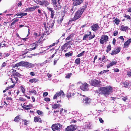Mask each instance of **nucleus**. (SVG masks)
Listing matches in <instances>:
<instances>
[{
	"label": "nucleus",
	"mask_w": 131,
	"mask_h": 131,
	"mask_svg": "<svg viewBox=\"0 0 131 131\" xmlns=\"http://www.w3.org/2000/svg\"><path fill=\"white\" fill-rule=\"evenodd\" d=\"M112 88L110 86L106 87H103L99 89V92L102 93L104 95H109L112 92Z\"/></svg>",
	"instance_id": "f257e3e1"
},
{
	"label": "nucleus",
	"mask_w": 131,
	"mask_h": 131,
	"mask_svg": "<svg viewBox=\"0 0 131 131\" xmlns=\"http://www.w3.org/2000/svg\"><path fill=\"white\" fill-rule=\"evenodd\" d=\"M84 11V9L82 8L81 10L78 11L75 14L74 17L69 20V23L79 18L81 16L83 12Z\"/></svg>",
	"instance_id": "f03ea898"
},
{
	"label": "nucleus",
	"mask_w": 131,
	"mask_h": 131,
	"mask_svg": "<svg viewBox=\"0 0 131 131\" xmlns=\"http://www.w3.org/2000/svg\"><path fill=\"white\" fill-rule=\"evenodd\" d=\"M54 21L50 20L47 24L44 23L45 28L47 32H50L52 30V28L53 26Z\"/></svg>",
	"instance_id": "7ed1b4c3"
},
{
	"label": "nucleus",
	"mask_w": 131,
	"mask_h": 131,
	"mask_svg": "<svg viewBox=\"0 0 131 131\" xmlns=\"http://www.w3.org/2000/svg\"><path fill=\"white\" fill-rule=\"evenodd\" d=\"M62 125L59 123L53 124L51 128L53 131H59L62 128Z\"/></svg>",
	"instance_id": "20e7f679"
},
{
	"label": "nucleus",
	"mask_w": 131,
	"mask_h": 131,
	"mask_svg": "<svg viewBox=\"0 0 131 131\" xmlns=\"http://www.w3.org/2000/svg\"><path fill=\"white\" fill-rule=\"evenodd\" d=\"M101 82L99 80L93 79L89 81V83L91 85L96 86L100 85Z\"/></svg>",
	"instance_id": "39448f33"
},
{
	"label": "nucleus",
	"mask_w": 131,
	"mask_h": 131,
	"mask_svg": "<svg viewBox=\"0 0 131 131\" xmlns=\"http://www.w3.org/2000/svg\"><path fill=\"white\" fill-rule=\"evenodd\" d=\"M108 37L107 36L103 35L101 37V39L100 40V42L101 44H103L106 43L108 41Z\"/></svg>",
	"instance_id": "423d86ee"
},
{
	"label": "nucleus",
	"mask_w": 131,
	"mask_h": 131,
	"mask_svg": "<svg viewBox=\"0 0 131 131\" xmlns=\"http://www.w3.org/2000/svg\"><path fill=\"white\" fill-rule=\"evenodd\" d=\"M80 84H81L80 86V89L84 91H88V84L86 83H83L80 82Z\"/></svg>",
	"instance_id": "0eeeda50"
},
{
	"label": "nucleus",
	"mask_w": 131,
	"mask_h": 131,
	"mask_svg": "<svg viewBox=\"0 0 131 131\" xmlns=\"http://www.w3.org/2000/svg\"><path fill=\"white\" fill-rule=\"evenodd\" d=\"M34 66L35 64H34L28 62H27L24 61L23 67H24L27 68H32Z\"/></svg>",
	"instance_id": "6e6552de"
},
{
	"label": "nucleus",
	"mask_w": 131,
	"mask_h": 131,
	"mask_svg": "<svg viewBox=\"0 0 131 131\" xmlns=\"http://www.w3.org/2000/svg\"><path fill=\"white\" fill-rule=\"evenodd\" d=\"M77 128L76 126L71 125L68 126L65 129V131H73L75 130Z\"/></svg>",
	"instance_id": "1a4fd4ad"
},
{
	"label": "nucleus",
	"mask_w": 131,
	"mask_h": 131,
	"mask_svg": "<svg viewBox=\"0 0 131 131\" xmlns=\"http://www.w3.org/2000/svg\"><path fill=\"white\" fill-rule=\"evenodd\" d=\"M74 88V85H70L69 86V89H73ZM74 95V94L73 93H71L70 92V90H69L68 91V93L67 95V97L69 99L70 98Z\"/></svg>",
	"instance_id": "9d476101"
},
{
	"label": "nucleus",
	"mask_w": 131,
	"mask_h": 131,
	"mask_svg": "<svg viewBox=\"0 0 131 131\" xmlns=\"http://www.w3.org/2000/svg\"><path fill=\"white\" fill-rule=\"evenodd\" d=\"M64 95V94L63 91H62L61 90L60 92H58L54 96L53 99H56L57 97H59L60 96H63Z\"/></svg>",
	"instance_id": "9b49d317"
},
{
	"label": "nucleus",
	"mask_w": 131,
	"mask_h": 131,
	"mask_svg": "<svg viewBox=\"0 0 131 131\" xmlns=\"http://www.w3.org/2000/svg\"><path fill=\"white\" fill-rule=\"evenodd\" d=\"M117 63V61H110L109 63L107 65V68H109L113 66L114 65H115Z\"/></svg>",
	"instance_id": "f8f14e48"
},
{
	"label": "nucleus",
	"mask_w": 131,
	"mask_h": 131,
	"mask_svg": "<svg viewBox=\"0 0 131 131\" xmlns=\"http://www.w3.org/2000/svg\"><path fill=\"white\" fill-rule=\"evenodd\" d=\"M99 27L98 24H96L93 25L91 27V28L92 30L94 31H95L96 30L99 29Z\"/></svg>",
	"instance_id": "ddd939ff"
},
{
	"label": "nucleus",
	"mask_w": 131,
	"mask_h": 131,
	"mask_svg": "<svg viewBox=\"0 0 131 131\" xmlns=\"http://www.w3.org/2000/svg\"><path fill=\"white\" fill-rule=\"evenodd\" d=\"M39 3L40 5L44 6L48 5L49 4L48 2L46 1H40Z\"/></svg>",
	"instance_id": "4468645a"
},
{
	"label": "nucleus",
	"mask_w": 131,
	"mask_h": 131,
	"mask_svg": "<svg viewBox=\"0 0 131 131\" xmlns=\"http://www.w3.org/2000/svg\"><path fill=\"white\" fill-rule=\"evenodd\" d=\"M84 97L83 98V101L84 103H89L90 102V99L88 97L85 96L84 95L83 96Z\"/></svg>",
	"instance_id": "2eb2a0df"
},
{
	"label": "nucleus",
	"mask_w": 131,
	"mask_h": 131,
	"mask_svg": "<svg viewBox=\"0 0 131 131\" xmlns=\"http://www.w3.org/2000/svg\"><path fill=\"white\" fill-rule=\"evenodd\" d=\"M83 2V0H74L73 4L74 5H78L80 4Z\"/></svg>",
	"instance_id": "dca6fc26"
},
{
	"label": "nucleus",
	"mask_w": 131,
	"mask_h": 131,
	"mask_svg": "<svg viewBox=\"0 0 131 131\" xmlns=\"http://www.w3.org/2000/svg\"><path fill=\"white\" fill-rule=\"evenodd\" d=\"M120 51V48H117L114 50L112 51L111 54L112 55H113L118 53Z\"/></svg>",
	"instance_id": "f3484780"
},
{
	"label": "nucleus",
	"mask_w": 131,
	"mask_h": 131,
	"mask_svg": "<svg viewBox=\"0 0 131 131\" xmlns=\"http://www.w3.org/2000/svg\"><path fill=\"white\" fill-rule=\"evenodd\" d=\"M12 82L14 83H15L18 81V78L16 77L15 76H14V77L10 78Z\"/></svg>",
	"instance_id": "a211bd4d"
},
{
	"label": "nucleus",
	"mask_w": 131,
	"mask_h": 131,
	"mask_svg": "<svg viewBox=\"0 0 131 131\" xmlns=\"http://www.w3.org/2000/svg\"><path fill=\"white\" fill-rule=\"evenodd\" d=\"M34 121L35 122H39L42 123L41 118L38 116H35L34 118Z\"/></svg>",
	"instance_id": "6ab92c4d"
},
{
	"label": "nucleus",
	"mask_w": 131,
	"mask_h": 131,
	"mask_svg": "<svg viewBox=\"0 0 131 131\" xmlns=\"http://www.w3.org/2000/svg\"><path fill=\"white\" fill-rule=\"evenodd\" d=\"M131 42V38L128 39L126 42H125L124 45V47H126L129 45L130 43Z\"/></svg>",
	"instance_id": "aec40b11"
},
{
	"label": "nucleus",
	"mask_w": 131,
	"mask_h": 131,
	"mask_svg": "<svg viewBox=\"0 0 131 131\" xmlns=\"http://www.w3.org/2000/svg\"><path fill=\"white\" fill-rule=\"evenodd\" d=\"M23 62L24 61H21L19 63H18L15 64L14 67H17L20 66L23 67Z\"/></svg>",
	"instance_id": "412c9836"
},
{
	"label": "nucleus",
	"mask_w": 131,
	"mask_h": 131,
	"mask_svg": "<svg viewBox=\"0 0 131 131\" xmlns=\"http://www.w3.org/2000/svg\"><path fill=\"white\" fill-rule=\"evenodd\" d=\"M128 29V26H121L120 30L123 31H126V30Z\"/></svg>",
	"instance_id": "4be33fe9"
},
{
	"label": "nucleus",
	"mask_w": 131,
	"mask_h": 131,
	"mask_svg": "<svg viewBox=\"0 0 131 131\" xmlns=\"http://www.w3.org/2000/svg\"><path fill=\"white\" fill-rule=\"evenodd\" d=\"M85 128L87 129H89L91 126L90 123L89 122H86L85 123Z\"/></svg>",
	"instance_id": "5701e85b"
},
{
	"label": "nucleus",
	"mask_w": 131,
	"mask_h": 131,
	"mask_svg": "<svg viewBox=\"0 0 131 131\" xmlns=\"http://www.w3.org/2000/svg\"><path fill=\"white\" fill-rule=\"evenodd\" d=\"M89 35V39L90 40L93 38H94L95 36V35L94 34L92 35L91 34V32L90 31L89 32V34H88Z\"/></svg>",
	"instance_id": "b1692460"
},
{
	"label": "nucleus",
	"mask_w": 131,
	"mask_h": 131,
	"mask_svg": "<svg viewBox=\"0 0 131 131\" xmlns=\"http://www.w3.org/2000/svg\"><path fill=\"white\" fill-rule=\"evenodd\" d=\"M122 84L123 86L124 87H128L129 84L128 82L125 81L122 83Z\"/></svg>",
	"instance_id": "393cba45"
},
{
	"label": "nucleus",
	"mask_w": 131,
	"mask_h": 131,
	"mask_svg": "<svg viewBox=\"0 0 131 131\" xmlns=\"http://www.w3.org/2000/svg\"><path fill=\"white\" fill-rule=\"evenodd\" d=\"M74 35V34H71L69 36H68L66 39V41L67 40H69L72 37H73Z\"/></svg>",
	"instance_id": "a878e982"
},
{
	"label": "nucleus",
	"mask_w": 131,
	"mask_h": 131,
	"mask_svg": "<svg viewBox=\"0 0 131 131\" xmlns=\"http://www.w3.org/2000/svg\"><path fill=\"white\" fill-rule=\"evenodd\" d=\"M29 92L31 93H34V95H36L37 94L36 91L34 89H30Z\"/></svg>",
	"instance_id": "bb28decb"
},
{
	"label": "nucleus",
	"mask_w": 131,
	"mask_h": 131,
	"mask_svg": "<svg viewBox=\"0 0 131 131\" xmlns=\"http://www.w3.org/2000/svg\"><path fill=\"white\" fill-rule=\"evenodd\" d=\"M39 7V6H33L30 7V10L31 11H33L35 10L36 9L38 8Z\"/></svg>",
	"instance_id": "cd10ccee"
},
{
	"label": "nucleus",
	"mask_w": 131,
	"mask_h": 131,
	"mask_svg": "<svg viewBox=\"0 0 131 131\" xmlns=\"http://www.w3.org/2000/svg\"><path fill=\"white\" fill-rule=\"evenodd\" d=\"M53 4L54 8L56 10L58 9V8L59 9L61 7V6H60L59 5L58 7V6L57 5V2L55 3H53Z\"/></svg>",
	"instance_id": "c85d7f7f"
},
{
	"label": "nucleus",
	"mask_w": 131,
	"mask_h": 131,
	"mask_svg": "<svg viewBox=\"0 0 131 131\" xmlns=\"http://www.w3.org/2000/svg\"><path fill=\"white\" fill-rule=\"evenodd\" d=\"M38 81V79H36L35 78H34L31 79H30L29 80V81L31 83H36Z\"/></svg>",
	"instance_id": "c756f323"
},
{
	"label": "nucleus",
	"mask_w": 131,
	"mask_h": 131,
	"mask_svg": "<svg viewBox=\"0 0 131 131\" xmlns=\"http://www.w3.org/2000/svg\"><path fill=\"white\" fill-rule=\"evenodd\" d=\"M60 106L61 105L60 104H54L53 105L52 108L53 109H56L58 107H60Z\"/></svg>",
	"instance_id": "7c9ffc66"
},
{
	"label": "nucleus",
	"mask_w": 131,
	"mask_h": 131,
	"mask_svg": "<svg viewBox=\"0 0 131 131\" xmlns=\"http://www.w3.org/2000/svg\"><path fill=\"white\" fill-rule=\"evenodd\" d=\"M80 62V59L79 58L76 59L75 60V63L77 64H79Z\"/></svg>",
	"instance_id": "2f4dec72"
},
{
	"label": "nucleus",
	"mask_w": 131,
	"mask_h": 131,
	"mask_svg": "<svg viewBox=\"0 0 131 131\" xmlns=\"http://www.w3.org/2000/svg\"><path fill=\"white\" fill-rule=\"evenodd\" d=\"M20 119V118L19 117V116H17L15 118L14 121L15 122H19Z\"/></svg>",
	"instance_id": "473e14b6"
},
{
	"label": "nucleus",
	"mask_w": 131,
	"mask_h": 131,
	"mask_svg": "<svg viewBox=\"0 0 131 131\" xmlns=\"http://www.w3.org/2000/svg\"><path fill=\"white\" fill-rule=\"evenodd\" d=\"M72 52H69L68 53H66L65 54V56L66 57H69L70 56H72Z\"/></svg>",
	"instance_id": "72a5a7b5"
},
{
	"label": "nucleus",
	"mask_w": 131,
	"mask_h": 131,
	"mask_svg": "<svg viewBox=\"0 0 131 131\" xmlns=\"http://www.w3.org/2000/svg\"><path fill=\"white\" fill-rule=\"evenodd\" d=\"M71 42V41H69L68 42H67L65 43L63 46H62V48H64H64H65V47H66L69 44H70V43Z\"/></svg>",
	"instance_id": "f704fd0d"
},
{
	"label": "nucleus",
	"mask_w": 131,
	"mask_h": 131,
	"mask_svg": "<svg viewBox=\"0 0 131 131\" xmlns=\"http://www.w3.org/2000/svg\"><path fill=\"white\" fill-rule=\"evenodd\" d=\"M37 113L39 115H43V112L39 110H38L37 111Z\"/></svg>",
	"instance_id": "c9c22d12"
},
{
	"label": "nucleus",
	"mask_w": 131,
	"mask_h": 131,
	"mask_svg": "<svg viewBox=\"0 0 131 131\" xmlns=\"http://www.w3.org/2000/svg\"><path fill=\"white\" fill-rule=\"evenodd\" d=\"M19 20L18 19H15L12 22L11 24V25L12 26L13 25L15 24Z\"/></svg>",
	"instance_id": "e433bc0d"
},
{
	"label": "nucleus",
	"mask_w": 131,
	"mask_h": 131,
	"mask_svg": "<svg viewBox=\"0 0 131 131\" xmlns=\"http://www.w3.org/2000/svg\"><path fill=\"white\" fill-rule=\"evenodd\" d=\"M21 75L19 74V73L18 72H16V73H15L14 74V76H16V77H20L21 76Z\"/></svg>",
	"instance_id": "4c0bfd02"
},
{
	"label": "nucleus",
	"mask_w": 131,
	"mask_h": 131,
	"mask_svg": "<svg viewBox=\"0 0 131 131\" xmlns=\"http://www.w3.org/2000/svg\"><path fill=\"white\" fill-rule=\"evenodd\" d=\"M115 22V23L116 24V25H118L119 24V22H120V20L119 19L117 18H116L114 21Z\"/></svg>",
	"instance_id": "58836bf2"
},
{
	"label": "nucleus",
	"mask_w": 131,
	"mask_h": 131,
	"mask_svg": "<svg viewBox=\"0 0 131 131\" xmlns=\"http://www.w3.org/2000/svg\"><path fill=\"white\" fill-rule=\"evenodd\" d=\"M89 36L88 35H85L83 37V40H85L87 39V38H89Z\"/></svg>",
	"instance_id": "ea45409f"
},
{
	"label": "nucleus",
	"mask_w": 131,
	"mask_h": 131,
	"mask_svg": "<svg viewBox=\"0 0 131 131\" xmlns=\"http://www.w3.org/2000/svg\"><path fill=\"white\" fill-rule=\"evenodd\" d=\"M85 51H83L82 52H81V53H80L79 54H78V55H77V57H80L81 56H82L84 54V53L85 52Z\"/></svg>",
	"instance_id": "a19ab883"
},
{
	"label": "nucleus",
	"mask_w": 131,
	"mask_h": 131,
	"mask_svg": "<svg viewBox=\"0 0 131 131\" xmlns=\"http://www.w3.org/2000/svg\"><path fill=\"white\" fill-rule=\"evenodd\" d=\"M23 93L24 94L25 92V89L24 87L23 86H21L20 87Z\"/></svg>",
	"instance_id": "79ce46f5"
},
{
	"label": "nucleus",
	"mask_w": 131,
	"mask_h": 131,
	"mask_svg": "<svg viewBox=\"0 0 131 131\" xmlns=\"http://www.w3.org/2000/svg\"><path fill=\"white\" fill-rule=\"evenodd\" d=\"M71 73H68L66 76V78H69L72 75Z\"/></svg>",
	"instance_id": "37998d69"
},
{
	"label": "nucleus",
	"mask_w": 131,
	"mask_h": 131,
	"mask_svg": "<svg viewBox=\"0 0 131 131\" xmlns=\"http://www.w3.org/2000/svg\"><path fill=\"white\" fill-rule=\"evenodd\" d=\"M63 17H61V18L59 19L58 20V23L60 24L62 22V20H63Z\"/></svg>",
	"instance_id": "c03bdc74"
},
{
	"label": "nucleus",
	"mask_w": 131,
	"mask_h": 131,
	"mask_svg": "<svg viewBox=\"0 0 131 131\" xmlns=\"http://www.w3.org/2000/svg\"><path fill=\"white\" fill-rule=\"evenodd\" d=\"M111 50V47L110 45H108L106 51L108 52V51H110Z\"/></svg>",
	"instance_id": "a18cd8bd"
},
{
	"label": "nucleus",
	"mask_w": 131,
	"mask_h": 131,
	"mask_svg": "<svg viewBox=\"0 0 131 131\" xmlns=\"http://www.w3.org/2000/svg\"><path fill=\"white\" fill-rule=\"evenodd\" d=\"M27 15V13H21V17H22L23 16H26Z\"/></svg>",
	"instance_id": "49530a36"
},
{
	"label": "nucleus",
	"mask_w": 131,
	"mask_h": 131,
	"mask_svg": "<svg viewBox=\"0 0 131 131\" xmlns=\"http://www.w3.org/2000/svg\"><path fill=\"white\" fill-rule=\"evenodd\" d=\"M37 46V45H36V44L35 45V46L33 48H30V49H28V50H29V51H31L32 50H34V49H36V48Z\"/></svg>",
	"instance_id": "de8ad7c7"
},
{
	"label": "nucleus",
	"mask_w": 131,
	"mask_h": 131,
	"mask_svg": "<svg viewBox=\"0 0 131 131\" xmlns=\"http://www.w3.org/2000/svg\"><path fill=\"white\" fill-rule=\"evenodd\" d=\"M43 38V37H42V36H41L40 38V39L38 41H37V43H38V42H41L42 40V39Z\"/></svg>",
	"instance_id": "09e8293b"
},
{
	"label": "nucleus",
	"mask_w": 131,
	"mask_h": 131,
	"mask_svg": "<svg viewBox=\"0 0 131 131\" xmlns=\"http://www.w3.org/2000/svg\"><path fill=\"white\" fill-rule=\"evenodd\" d=\"M6 99L7 101L9 102L10 101L12 100V99L11 97H7L6 98Z\"/></svg>",
	"instance_id": "8fccbe9b"
},
{
	"label": "nucleus",
	"mask_w": 131,
	"mask_h": 131,
	"mask_svg": "<svg viewBox=\"0 0 131 131\" xmlns=\"http://www.w3.org/2000/svg\"><path fill=\"white\" fill-rule=\"evenodd\" d=\"M54 15V10L51 12V18H52L53 17Z\"/></svg>",
	"instance_id": "3c124183"
},
{
	"label": "nucleus",
	"mask_w": 131,
	"mask_h": 131,
	"mask_svg": "<svg viewBox=\"0 0 131 131\" xmlns=\"http://www.w3.org/2000/svg\"><path fill=\"white\" fill-rule=\"evenodd\" d=\"M48 94V93L47 92H45L43 93V97H45Z\"/></svg>",
	"instance_id": "603ef678"
},
{
	"label": "nucleus",
	"mask_w": 131,
	"mask_h": 131,
	"mask_svg": "<svg viewBox=\"0 0 131 131\" xmlns=\"http://www.w3.org/2000/svg\"><path fill=\"white\" fill-rule=\"evenodd\" d=\"M19 100L23 101H24L26 100V99H25L22 97H20L19 98Z\"/></svg>",
	"instance_id": "864d4df0"
},
{
	"label": "nucleus",
	"mask_w": 131,
	"mask_h": 131,
	"mask_svg": "<svg viewBox=\"0 0 131 131\" xmlns=\"http://www.w3.org/2000/svg\"><path fill=\"white\" fill-rule=\"evenodd\" d=\"M124 17H125L127 19H131V18L130 17V16L128 15H125L124 16Z\"/></svg>",
	"instance_id": "5fc2aeb1"
},
{
	"label": "nucleus",
	"mask_w": 131,
	"mask_h": 131,
	"mask_svg": "<svg viewBox=\"0 0 131 131\" xmlns=\"http://www.w3.org/2000/svg\"><path fill=\"white\" fill-rule=\"evenodd\" d=\"M6 64H7V62H4L2 64V67H5L6 66Z\"/></svg>",
	"instance_id": "6e6d98bb"
},
{
	"label": "nucleus",
	"mask_w": 131,
	"mask_h": 131,
	"mask_svg": "<svg viewBox=\"0 0 131 131\" xmlns=\"http://www.w3.org/2000/svg\"><path fill=\"white\" fill-rule=\"evenodd\" d=\"M15 86V84H14L13 85H11L8 88H7V89H6V90H8V89H9V88H14Z\"/></svg>",
	"instance_id": "4d7b16f0"
},
{
	"label": "nucleus",
	"mask_w": 131,
	"mask_h": 131,
	"mask_svg": "<svg viewBox=\"0 0 131 131\" xmlns=\"http://www.w3.org/2000/svg\"><path fill=\"white\" fill-rule=\"evenodd\" d=\"M6 45L3 43V42H2L1 43H0V46H2V47L5 46Z\"/></svg>",
	"instance_id": "13d9d810"
},
{
	"label": "nucleus",
	"mask_w": 131,
	"mask_h": 131,
	"mask_svg": "<svg viewBox=\"0 0 131 131\" xmlns=\"http://www.w3.org/2000/svg\"><path fill=\"white\" fill-rule=\"evenodd\" d=\"M25 12H29L31 11L30 7L27 8L24 11Z\"/></svg>",
	"instance_id": "bf43d9fd"
},
{
	"label": "nucleus",
	"mask_w": 131,
	"mask_h": 131,
	"mask_svg": "<svg viewBox=\"0 0 131 131\" xmlns=\"http://www.w3.org/2000/svg\"><path fill=\"white\" fill-rule=\"evenodd\" d=\"M57 43H52V44L50 45L49 46V48H48V49H49V48H50V47H51L53 46H54L56 45V44Z\"/></svg>",
	"instance_id": "052dcab7"
},
{
	"label": "nucleus",
	"mask_w": 131,
	"mask_h": 131,
	"mask_svg": "<svg viewBox=\"0 0 131 131\" xmlns=\"http://www.w3.org/2000/svg\"><path fill=\"white\" fill-rule=\"evenodd\" d=\"M23 121L24 122V124L25 125H27L28 121L26 119H25Z\"/></svg>",
	"instance_id": "680f3d73"
},
{
	"label": "nucleus",
	"mask_w": 131,
	"mask_h": 131,
	"mask_svg": "<svg viewBox=\"0 0 131 131\" xmlns=\"http://www.w3.org/2000/svg\"><path fill=\"white\" fill-rule=\"evenodd\" d=\"M24 106L26 107H31L33 106L31 104H30L27 105H25Z\"/></svg>",
	"instance_id": "e2e57ef3"
},
{
	"label": "nucleus",
	"mask_w": 131,
	"mask_h": 131,
	"mask_svg": "<svg viewBox=\"0 0 131 131\" xmlns=\"http://www.w3.org/2000/svg\"><path fill=\"white\" fill-rule=\"evenodd\" d=\"M44 100L46 101H50V100L49 98L46 97L45 99Z\"/></svg>",
	"instance_id": "0e129e2a"
},
{
	"label": "nucleus",
	"mask_w": 131,
	"mask_h": 131,
	"mask_svg": "<svg viewBox=\"0 0 131 131\" xmlns=\"http://www.w3.org/2000/svg\"><path fill=\"white\" fill-rule=\"evenodd\" d=\"M47 8L49 10V11L51 12L53 10L52 8H50L49 7H47Z\"/></svg>",
	"instance_id": "69168bd1"
},
{
	"label": "nucleus",
	"mask_w": 131,
	"mask_h": 131,
	"mask_svg": "<svg viewBox=\"0 0 131 131\" xmlns=\"http://www.w3.org/2000/svg\"><path fill=\"white\" fill-rule=\"evenodd\" d=\"M127 74L129 77L131 76V71L127 72Z\"/></svg>",
	"instance_id": "338daca9"
},
{
	"label": "nucleus",
	"mask_w": 131,
	"mask_h": 131,
	"mask_svg": "<svg viewBox=\"0 0 131 131\" xmlns=\"http://www.w3.org/2000/svg\"><path fill=\"white\" fill-rule=\"evenodd\" d=\"M118 38L121 40L123 41L124 40V39L123 36H120Z\"/></svg>",
	"instance_id": "774afa93"
}]
</instances>
